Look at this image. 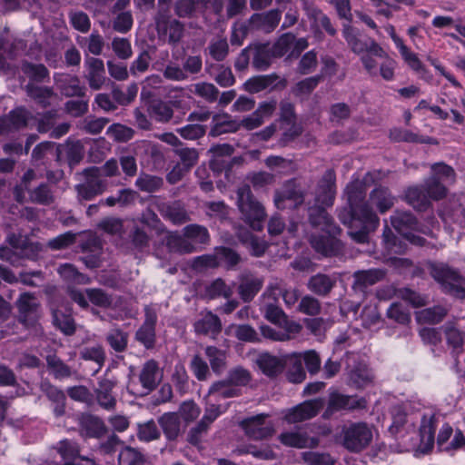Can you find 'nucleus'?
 <instances>
[{"instance_id": "nucleus-1", "label": "nucleus", "mask_w": 465, "mask_h": 465, "mask_svg": "<svg viewBox=\"0 0 465 465\" xmlns=\"http://www.w3.org/2000/svg\"><path fill=\"white\" fill-rule=\"evenodd\" d=\"M369 174L364 181L354 180L346 187V194L351 210V221L350 227H356V223H361V229L358 232H351V236L359 242H364L367 234L379 226V218L374 212L369 208V204L361 203L366 193V183Z\"/></svg>"}, {"instance_id": "nucleus-2", "label": "nucleus", "mask_w": 465, "mask_h": 465, "mask_svg": "<svg viewBox=\"0 0 465 465\" xmlns=\"http://www.w3.org/2000/svg\"><path fill=\"white\" fill-rule=\"evenodd\" d=\"M237 206L246 223L253 230L262 229L266 213L262 205L253 198L249 186L244 185L237 190Z\"/></svg>"}, {"instance_id": "nucleus-3", "label": "nucleus", "mask_w": 465, "mask_h": 465, "mask_svg": "<svg viewBox=\"0 0 465 465\" xmlns=\"http://www.w3.org/2000/svg\"><path fill=\"white\" fill-rule=\"evenodd\" d=\"M374 427L366 422H351L341 430L342 445L350 451L360 452L372 441Z\"/></svg>"}, {"instance_id": "nucleus-4", "label": "nucleus", "mask_w": 465, "mask_h": 465, "mask_svg": "<svg viewBox=\"0 0 465 465\" xmlns=\"http://www.w3.org/2000/svg\"><path fill=\"white\" fill-rule=\"evenodd\" d=\"M7 240L12 249L9 247H0V259L7 261L13 265L20 264L18 253L29 259H35L41 250L38 243L30 242L21 235L18 237L10 235Z\"/></svg>"}, {"instance_id": "nucleus-5", "label": "nucleus", "mask_w": 465, "mask_h": 465, "mask_svg": "<svg viewBox=\"0 0 465 465\" xmlns=\"http://www.w3.org/2000/svg\"><path fill=\"white\" fill-rule=\"evenodd\" d=\"M430 269L431 276L441 284L446 292L460 299L465 298V289L462 287L463 280L458 272L444 263H432Z\"/></svg>"}, {"instance_id": "nucleus-6", "label": "nucleus", "mask_w": 465, "mask_h": 465, "mask_svg": "<svg viewBox=\"0 0 465 465\" xmlns=\"http://www.w3.org/2000/svg\"><path fill=\"white\" fill-rule=\"evenodd\" d=\"M342 35L352 53L361 55L365 52L374 54H383V48L373 39L364 37L361 33L350 25H344Z\"/></svg>"}, {"instance_id": "nucleus-7", "label": "nucleus", "mask_w": 465, "mask_h": 465, "mask_svg": "<svg viewBox=\"0 0 465 465\" xmlns=\"http://www.w3.org/2000/svg\"><path fill=\"white\" fill-rule=\"evenodd\" d=\"M322 256L335 255L341 248L337 239L340 228L333 223L332 218L322 211Z\"/></svg>"}, {"instance_id": "nucleus-8", "label": "nucleus", "mask_w": 465, "mask_h": 465, "mask_svg": "<svg viewBox=\"0 0 465 465\" xmlns=\"http://www.w3.org/2000/svg\"><path fill=\"white\" fill-rule=\"evenodd\" d=\"M391 222L393 228L401 234H402L409 242L417 245H423L424 239L407 232V229H414L416 227V219L413 215L407 212H397L391 217Z\"/></svg>"}, {"instance_id": "nucleus-9", "label": "nucleus", "mask_w": 465, "mask_h": 465, "mask_svg": "<svg viewBox=\"0 0 465 465\" xmlns=\"http://www.w3.org/2000/svg\"><path fill=\"white\" fill-rule=\"evenodd\" d=\"M246 434L253 440H262L273 434V425L263 414L246 419L242 423Z\"/></svg>"}, {"instance_id": "nucleus-10", "label": "nucleus", "mask_w": 465, "mask_h": 465, "mask_svg": "<svg viewBox=\"0 0 465 465\" xmlns=\"http://www.w3.org/2000/svg\"><path fill=\"white\" fill-rule=\"evenodd\" d=\"M320 408V401L315 399L289 409L284 413V420L288 423L300 422L315 416Z\"/></svg>"}, {"instance_id": "nucleus-11", "label": "nucleus", "mask_w": 465, "mask_h": 465, "mask_svg": "<svg viewBox=\"0 0 465 465\" xmlns=\"http://www.w3.org/2000/svg\"><path fill=\"white\" fill-rule=\"evenodd\" d=\"M276 109V103L274 101L262 103L256 111L243 118L241 122V126H243L246 130H253L261 126L263 122L272 116L274 110Z\"/></svg>"}, {"instance_id": "nucleus-12", "label": "nucleus", "mask_w": 465, "mask_h": 465, "mask_svg": "<svg viewBox=\"0 0 465 465\" xmlns=\"http://www.w3.org/2000/svg\"><path fill=\"white\" fill-rule=\"evenodd\" d=\"M70 297L82 308H86L88 302L98 306H105L109 303L108 297L97 289H87L84 292L79 290H71Z\"/></svg>"}, {"instance_id": "nucleus-13", "label": "nucleus", "mask_w": 465, "mask_h": 465, "mask_svg": "<svg viewBox=\"0 0 465 465\" xmlns=\"http://www.w3.org/2000/svg\"><path fill=\"white\" fill-rule=\"evenodd\" d=\"M302 326L299 323H287L286 327L261 326V332L263 337L277 341H288L300 332Z\"/></svg>"}, {"instance_id": "nucleus-14", "label": "nucleus", "mask_w": 465, "mask_h": 465, "mask_svg": "<svg viewBox=\"0 0 465 465\" xmlns=\"http://www.w3.org/2000/svg\"><path fill=\"white\" fill-rule=\"evenodd\" d=\"M156 313L153 310L146 308L145 321L136 332V339L142 342L146 348H150L154 343L155 331L154 325L156 322Z\"/></svg>"}, {"instance_id": "nucleus-15", "label": "nucleus", "mask_w": 465, "mask_h": 465, "mask_svg": "<svg viewBox=\"0 0 465 465\" xmlns=\"http://www.w3.org/2000/svg\"><path fill=\"white\" fill-rule=\"evenodd\" d=\"M366 401L363 398L346 396L340 393H331L329 399V410L334 411L341 409L354 410L365 408Z\"/></svg>"}, {"instance_id": "nucleus-16", "label": "nucleus", "mask_w": 465, "mask_h": 465, "mask_svg": "<svg viewBox=\"0 0 465 465\" xmlns=\"http://www.w3.org/2000/svg\"><path fill=\"white\" fill-rule=\"evenodd\" d=\"M16 303L21 321L25 324L33 323L37 318L38 302L36 299L31 294L23 293Z\"/></svg>"}, {"instance_id": "nucleus-17", "label": "nucleus", "mask_w": 465, "mask_h": 465, "mask_svg": "<svg viewBox=\"0 0 465 465\" xmlns=\"http://www.w3.org/2000/svg\"><path fill=\"white\" fill-rule=\"evenodd\" d=\"M159 423L164 434L170 440L175 439L180 431L187 426L180 415L175 412L164 413L159 419Z\"/></svg>"}, {"instance_id": "nucleus-18", "label": "nucleus", "mask_w": 465, "mask_h": 465, "mask_svg": "<svg viewBox=\"0 0 465 465\" xmlns=\"http://www.w3.org/2000/svg\"><path fill=\"white\" fill-rule=\"evenodd\" d=\"M369 208L373 211L375 206L380 213H383L391 209L394 203V198L391 196L387 188L379 187L374 189L371 194L368 202Z\"/></svg>"}, {"instance_id": "nucleus-19", "label": "nucleus", "mask_w": 465, "mask_h": 465, "mask_svg": "<svg viewBox=\"0 0 465 465\" xmlns=\"http://www.w3.org/2000/svg\"><path fill=\"white\" fill-rule=\"evenodd\" d=\"M256 363L262 373L269 377L278 375L285 366V361L282 359L268 353L261 354L257 358Z\"/></svg>"}, {"instance_id": "nucleus-20", "label": "nucleus", "mask_w": 465, "mask_h": 465, "mask_svg": "<svg viewBox=\"0 0 465 465\" xmlns=\"http://www.w3.org/2000/svg\"><path fill=\"white\" fill-rule=\"evenodd\" d=\"M349 384L357 389L368 386L372 382L373 375L365 363L360 362L349 371Z\"/></svg>"}, {"instance_id": "nucleus-21", "label": "nucleus", "mask_w": 465, "mask_h": 465, "mask_svg": "<svg viewBox=\"0 0 465 465\" xmlns=\"http://www.w3.org/2000/svg\"><path fill=\"white\" fill-rule=\"evenodd\" d=\"M213 125L210 132L213 136L235 132L241 126L238 121L232 119L228 114H217L213 116Z\"/></svg>"}, {"instance_id": "nucleus-22", "label": "nucleus", "mask_w": 465, "mask_h": 465, "mask_svg": "<svg viewBox=\"0 0 465 465\" xmlns=\"http://www.w3.org/2000/svg\"><path fill=\"white\" fill-rule=\"evenodd\" d=\"M280 19V13L277 10H272L267 14L253 15L250 19V25L252 27L270 32L278 25Z\"/></svg>"}, {"instance_id": "nucleus-23", "label": "nucleus", "mask_w": 465, "mask_h": 465, "mask_svg": "<svg viewBox=\"0 0 465 465\" xmlns=\"http://www.w3.org/2000/svg\"><path fill=\"white\" fill-rule=\"evenodd\" d=\"M196 332L214 335L220 332L222 325L218 317L212 312H205L195 322Z\"/></svg>"}, {"instance_id": "nucleus-24", "label": "nucleus", "mask_w": 465, "mask_h": 465, "mask_svg": "<svg viewBox=\"0 0 465 465\" xmlns=\"http://www.w3.org/2000/svg\"><path fill=\"white\" fill-rule=\"evenodd\" d=\"M87 65L89 84L97 90L101 88L104 81V63L98 58H90L87 60Z\"/></svg>"}, {"instance_id": "nucleus-25", "label": "nucleus", "mask_w": 465, "mask_h": 465, "mask_svg": "<svg viewBox=\"0 0 465 465\" xmlns=\"http://www.w3.org/2000/svg\"><path fill=\"white\" fill-rule=\"evenodd\" d=\"M51 309L54 316V324L65 334L69 335L74 331V323L70 314L64 312L66 311L64 306H58L52 303Z\"/></svg>"}, {"instance_id": "nucleus-26", "label": "nucleus", "mask_w": 465, "mask_h": 465, "mask_svg": "<svg viewBox=\"0 0 465 465\" xmlns=\"http://www.w3.org/2000/svg\"><path fill=\"white\" fill-rule=\"evenodd\" d=\"M408 203L418 210L425 209L430 203V197L426 192L425 185L421 187H410L406 192Z\"/></svg>"}, {"instance_id": "nucleus-27", "label": "nucleus", "mask_w": 465, "mask_h": 465, "mask_svg": "<svg viewBox=\"0 0 465 465\" xmlns=\"http://www.w3.org/2000/svg\"><path fill=\"white\" fill-rule=\"evenodd\" d=\"M114 388V382L109 380H103L97 389V401L99 404L106 410H111L115 405V399L111 394Z\"/></svg>"}, {"instance_id": "nucleus-28", "label": "nucleus", "mask_w": 465, "mask_h": 465, "mask_svg": "<svg viewBox=\"0 0 465 465\" xmlns=\"http://www.w3.org/2000/svg\"><path fill=\"white\" fill-rule=\"evenodd\" d=\"M140 381L144 389L153 390L158 381V367L156 362L147 361L140 374Z\"/></svg>"}, {"instance_id": "nucleus-29", "label": "nucleus", "mask_w": 465, "mask_h": 465, "mask_svg": "<svg viewBox=\"0 0 465 465\" xmlns=\"http://www.w3.org/2000/svg\"><path fill=\"white\" fill-rule=\"evenodd\" d=\"M447 311L440 306L424 309L416 312V320L420 323L435 324L446 315Z\"/></svg>"}, {"instance_id": "nucleus-30", "label": "nucleus", "mask_w": 465, "mask_h": 465, "mask_svg": "<svg viewBox=\"0 0 465 465\" xmlns=\"http://www.w3.org/2000/svg\"><path fill=\"white\" fill-rule=\"evenodd\" d=\"M205 354L214 372L221 373L225 369L226 353L224 351L209 346L205 349Z\"/></svg>"}, {"instance_id": "nucleus-31", "label": "nucleus", "mask_w": 465, "mask_h": 465, "mask_svg": "<svg viewBox=\"0 0 465 465\" xmlns=\"http://www.w3.org/2000/svg\"><path fill=\"white\" fill-rule=\"evenodd\" d=\"M403 61L405 64L415 73H424L427 74V69L418 57V55L413 53L405 44L401 45L398 48Z\"/></svg>"}, {"instance_id": "nucleus-32", "label": "nucleus", "mask_w": 465, "mask_h": 465, "mask_svg": "<svg viewBox=\"0 0 465 465\" xmlns=\"http://www.w3.org/2000/svg\"><path fill=\"white\" fill-rule=\"evenodd\" d=\"M403 61L405 64L415 73H424L427 74V69L418 57V55L413 53L405 44L401 45L398 48Z\"/></svg>"}, {"instance_id": "nucleus-33", "label": "nucleus", "mask_w": 465, "mask_h": 465, "mask_svg": "<svg viewBox=\"0 0 465 465\" xmlns=\"http://www.w3.org/2000/svg\"><path fill=\"white\" fill-rule=\"evenodd\" d=\"M83 433L87 437L98 438L102 436L105 428L103 421L93 416H86L82 421Z\"/></svg>"}, {"instance_id": "nucleus-34", "label": "nucleus", "mask_w": 465, "mask_h": 465, "mask_svg": "<svg viewBox=\"0 0 465 465\" xmlns=\"http://www.w3.org/2000/svg\"><path fill=\"white\" fill-rule=\"evenodd\" d=\"M432 176L439 182H444L448 184H453L456 181V173L454 169L443 163H438L431 166Z\"/></svg>"}, {"instance_id": "nucleus-35", "label": "nucleus", "mask_w": 465, "mask_h": 465, "mask_svg": "<svg viewBox=\"0 0 465 465\" xmlns=\"http://www.w3.org/2000/svg\"><path fill=\"white\" fill-rule=\"evenodd\" d=\"M262 286V281L255 277L245 278L240 285L239 292L244 301L252 300Z\"/></svg>"}, {"instance_id": "nucleus-36", "label": "nucleus", "mask_w": 465, "mask_h": 465, "mask_svg": "<svg viewBox=\"0 0 465 465\" xmlns=\"http://www.w3.org/2000/svg\"><path fill=\"white\" fill-rule=\"evenodd\" d=\"M378 57L381 60L378 69V74L381 75V78L385 81H392L394 79L397 62L391 58L384 49L383 54L378 55Z\"/></svg>"}, {"instance_id": "nucleus-37", "label": "nucleus", "mask_w": 465, "mask_h": 465, "mask_svg": "<svg viewBox=\"0 0 465 465\" xmlns=\"http://www.w3.org/2000/svg\"><path fill=\"white\" fill-rule=\"evenodd\" d=\"M384 273L381 270H369L358 272L355 273V285L367 287L381 280Z\"/></svg>"}, {"instance_id": "nucleus-38", "label": "nucleus", "mask_w": 465, "mask_h": 465, "mask_svg": "<svg viewBox=\"0 0 465 465\" xmlns=\"http://www.w3.org/2000/svg\"><path fill=\"white\" fill-rule=\"evenodd\" d=\"M420 433L421 440L427 445L432 446L435 434V423L433 415L423 416L420 428Z\"/></svg>"}, {"instance_id": "nucleus-39", "label": "nucleus", "mask_w": 465, "mask_h": 465, "mask_svg": "<svg viewBox=\"0 0 465 465\" xmlns=\"http://www.w3.org/2000/svg\"><path fill=\"white\" fill-rule=\"evenodd\" d=\"M265 317L277 327H286L287 323H297L296 322L288 320L283 312L279 307L272 304L266 306Z\"/></svg>"}, {"instance_id": "nucleus-40", "label": "nucleus", "mask_w": 465, "mask_h": 465, "mask_svg": "<svg viewBox=\"0 0 465 465\" xmlns=\"http://www.w3.org/2000/svg\"><path fill=\"white\" fill-rule=\"evenodd\" d=\"M294 43V35L291 34H285L279 38L272 48V56H282L286 54L291 55L292 45Z\"/></svg>"}, {"instance_id": "nucleus-41", "label": "nucleus", "mask_w": 465, "mask_h": 465, "mask_svg": "<svg viewBox=\"0 0 465 465\" xmlns=\"http://www.w3.org/2000/svg\"><path fill=\"white\" fill-rule=\"evenodd\" d=\"M119 465H143V455L135 449L125 447L119 453Z\"/></svg>"}, {"instance_id": "nucleus-42", "label": "nucleus", "mask_w": 465, "mask_h": 465, "mask_svg": "<svg viewBox=\"0 0 465 465\" xmlns=\"http://www.w3.org/2000/svg\"><path fill=\"white\" fill-rule=\"evenodd\" d=\"M58 272L64 280L74 282L79 284H86L89 282L88 278L77 272V270L71 264H64L58 268Z\"/></svg>"}, {"instance_id": "nucleus-43", "label": "nucleus", "mask_w": 465, "mask_h": 465, "mask_svg": "<svg viewBox=\"0 0 465 465\" xmlns=\"http://www.w3.org/2000/svg\"><path fill=\"white\" fill-rule=\"evenodd\" d=\"M227 334H233L239 340L244 341H257L256 332L252 328L248 325H231L226 329Z\"/></svg>"}, {"instance_id": "nucleus-44", "label": "nucleus", "mask_w": 465, "mask_h": 465, "mask_svg": "<svg viewBox=\"0 0 465 465\" xmlns=\"http://www.w3.org/2000/svg\"><path fill=\"white\" fill-rule=\"evenodd\" d=\"M292 358L300 360L301 363H302V361H303L307 370L311 373H315L319 371L320 357L316 351H313V350L306 351L303 353L292 355Z\"/></svg>"}, {"instance_id": "nucleus-45", "label": "nucleus", "mask_w": 465, "mask_h": 465, "mask_svg": "<svg viewBox=\"0 0 465 465\" xmlns=\"http://www.w3.org/2000/svg\"><path fill=\"white\" fill-rule=\"evenodd\" d=\"M228 43L225 38L213 39L209 45V53L216 61H223L228 54Z\"/></svg>"}, {"instance_id": "nucleus-46", "label": "nucleus", "mask_w": 465, "mask_h": 465, "mask_svg": "<svg viewBox=\"0 0 465 465\" xmlns=\"http://www.w3.org/2000/svg\"><path fill=\"white\" fill-rule=\"evenodd\" d=\"M190 91L210 102L216 100L218 94L216 87L207 83L195 84L190 87Z\"/></svg>"}, {"instance_id": "nucleus-47", "label": "nucleus", "mask_w": 465, "mask_h": 465, "mask_svg": "<svg viewBox=\"0 0 465 465\" xmlns=\"http://www.w3.org/2000/svg\"><path fill=\"white\" fill-rule=\"evenodd\" d=\"M200 408L193 401H184L179 409V415L184 421V424L194 420L200 415Z\"/></svg>"}, {"instance_id": "nucleus-48", "label": "nucleus", "mask_w": 465, "mask_h": 465, "mask_svg": "<svg viewBox=\"0 0 465 465\" xmlns=\"http://www.w3.org/2000/svg\"><path fill=\"white\" fill-rule=\"evenodd\" d=\"M424 185L430 199L439 200L446 196V187L436 178L428 179Z\"/></svg>"}, {"instance_id": "nucleus-49", "label": "nucleus", "mask_w": 465, "mask_h": 465, "mask_svg": "<svg viewBox=\"0 0 465 465\" xmlns=\"http://www.w3.org/2000/svg\"><path fill=\"white\" fill-rule=\"evenodd\" d=\"M150 114L157 121L166 122L173 116V110L165 103L154 102L150 107Z\"/></svg>"}, {"instance_id": "nucleus-50", "label": "nucleus", "mask_w": 465, "mask_h": 465, "mask_svg": "<svg viewBox=\"0 0 465 465\" xmlns=\"http://www.w3.org/2000/svg\"><path fill=\"white\" fill-rule=\"evenodd\" d=\"M272 84L270 76H255L244 83V89L249 93H258Z\"/></svg>"}, {"instance_id": "nucleus-51", "label": "nucleus", "mask_w": 465, "mask_h": 465, "mask_svg": "<svg viewBox=\"0 0 465 465\" xmlns=\"http://www.w3.org/2000/svg\"><path fill=\"white\" fill-rule=\"evenodd\" d=\"M156 25L158 30H163L165 34H168L169 39L173 42L178 41L182 36L183 25L176 20H173L169 25H165L164 22L158 20Z\"/></svg>"}, {"instance_id": "nucleus-52", "label": "nucleus", "mask_w": 465, "mask_h": 465, "mask_svg": "<svg viewBox=\"0 0 465 465\" xmlns=\"http://www.w3.org/2000/svg\"><path fill=\"white\" fill-rule=\"evenodd\" d=\"M223 411V410H221V407H217L213 404L210 405L206 411L205 413L201 420V422L197 425V427L194 429V431L196 432H202L206 430L208 426Z\"/></svg>"}, {"instance_id": "nucleus-53", "label": "nucleus", "mask_w": 465, "mask_h": 465, "mask_svg": "<svg viewBox=\"0 0 465 465\" xmlns=\"http://www.w3.org/2000/svg\"><path fill=\"white\" fill-rule=\"evenodd\" d=\"M330 120L333 123H340L351 115V108L344 103H337L331 106Z\"/></svg>"}, {"instance_id": "nucleus-54", "label": "nucleus", "mask_w": 465, "mask_h": 465, "mask_svg": "<svg viewBox=\"0 0 465 465\" xmlns=\"http://www.w3.org/2000/svg\"><path fill=\"white\" fill-rule=\"evenodd\" d=\"M239 237L245 244H247L253 255L261 256L265 252L267 247L265 242L250 233H246V235L240 234Z\"/></svg>"}, {"instance_id": "nucleus-55", "label": "nucleus", "mask_w": 465, "mask_h": 465, "mask_svg": "<svg viewBox=\"0 0 465 465\" xmlns=\"http://www.w3.org/2000/svg\"><path fill=\"white\" fill-rule=\"evenodd\" d=\"M207 293L211 298L217 296L228 298L232 293V288L227 286L223 280L217 279L208 286Z\"/></svg>"}, {"instance_id": "nucleus-56", "label": "nucleus", "mask_w": 465, "mask_h": 465, "mask_svg": "<svg viewBox=\"0 0 465 465\" xmlns=\"http://www.w3.org/2000/svg\"><path fill=\"white\" fill-rule=\"evenodd\" d=\"M236 395V390L233 388H231L226 381H220L217 383H214L210 391H209V397H214L217 398H231Z\"/></svg>"}, {"instance_id": "nucleus-57", "label": "nucleus", "mask_w": 465, "mask_h": 465, "mask_svg": "<svg viewBox=\"0 0 465 465\" xmlns=\"http://www.w3.org/2000/svg\"><path fill=\"white\" fill-rule=\"evenodd\" d=\"M160 432L154 421L150 420L139 426L138 437L141 440L151 441L157 439Z\"/></svg>"}, {"instance_id": "nucleus-58", "label": "nucleus", "mask_w": 465, "mask_h": 465, "mask_svg": "<svg viewBox=\"0 0 465 465\" xmlns=\"http://www.w3.org/2000/svg\"><path fill=\"white\" fill-rule=\"evenodd\" d=\"M335 176L333 172L329 171L326 173V183L322 184V189H324V199L322 198V204L331 205L333 202L335 195Z\"/></svg>"}, {"instance_id": "nucleus-59", "label": "nucleus", "mask_w": 465, "mask_h": 465, "mask_svg": "<svg viewBox=\"0 0 465 465\" xmlns=\"http://www.w3.org/2000/svg\"><path fill=\"white\" fill-rule=\"evenodd\" d=\"M387 315L401 324H407L411 321L410 313L399 303H392L387 311Z\"/></svg>"}, {"instance_id": "nucleus-60", "label": "nucleus", "mask_w": 465, "mask_h": 465, "mask_svg": "<svg viewBox=\"0 0 465 465\" xmlns=\"http://www.w3.org/2000/svg\"><path fill=\"white\" fill-rule=\"evenodd\" d=\"M107 134L115 141L124 142L133 137V131L122 124H113L108 128Z\"/></svg>"}, {"instance_id": "nucleus-61", "label": "nucleus", "mask_w": 465, "mask_h": 465, "mask_svg": "<svg viewBox=\"0 0 465 465\" xmlns=\"http://www.w3.org/2000/svg\"><path fill=\"white\" fill-rule=\"evenodd\" d=\"M136 185L143 191L153 192L161 187L162 180L155 176L144 174V175H141L136 180Z\"/></svg>"}, {"instance_id": "nucleus-62", "label": "nucleus", "mask_w": 465, "mask_h": 465, "mask_svg": "<svg viewBox=\"0 0 465 465\" xmlns=\"http://www.w3.org/2000/svg\"><path fill=\"white\" fill-rule=\"evenodd\" d=\"M397 297L404 300L413 307H420L426 304L425 298L410 289H400L397 291Z\"/></svg>"}, {"instance_id": "nucleus-63", "label": "nucleus", "mask_w": 465, "mask_h": 465, "mask_svg": "<svg viewBox=\"0 0 465 465\" xmlns=\"http://www.w3.org/2000/svg\"><path fill=\"white\" fill-rule=\"evenodd\" d=\"M251 380V376L248 371L242 368H235L229 373L228 382L236 386L247 385Z\"/></svg>"}, {"instance_id": "nucleus-64", "label": "nucleus", "mask_w": 465, "mask_h": 465, "mask_svg": "<svg viewBox=\"0 0 465 465\" xmlns=\"http://www.w3.org/2000/svg\"><path fill=\"white\" fill-rule=\"evenodd\" d=\"M282 444L290 447L303 448L307 445V440L296 432H286L280 435Z\"/></svg>"}]
</instances>
